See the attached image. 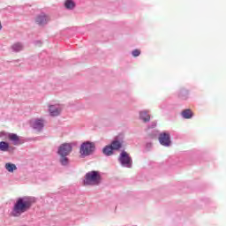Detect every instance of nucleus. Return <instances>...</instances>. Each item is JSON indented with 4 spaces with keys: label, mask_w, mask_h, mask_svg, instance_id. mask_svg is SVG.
Listing matches in <instances>:
<instances>
[{
    "label": "nucleus",
    "mask_w": 226,
    "mask_h": 226,
    "mask_svg": "<svg viewBox=\"0 0 226 226\" xmlns=\"http://www.w3.org/2000/svg\"><path fill=\"white\" fill-rule=\"evenodd\" d=\"M72 147L71 144L64 143L58 148V154L60 156H68V154L72 153Z\"/></svg>",
    "instance_id": "nucleus-5"
},
{
    "label": "nucleus",
    "mask_w": 226,
    "mask_h": 226,
    "mask_svg": "<svg viewBox=\"0 0 226 226\" xmlns=\"http://www.w3.org/2000/svg\"><path fill=\"white\" fill-rule=\"evenodd\" d=\"M50 20L49 17L45 14H41L36 18V22L39 24V26H45Z\"/></svg>",
    "instance_id": "nucleus-7"
},
{
    "label": "nucleus",
    "mask_w": 226,
    "mask_h": 226,
    "mask_svg": "<svg viewBox=\"0 0 226 226\" xmlns=\"http://www.w3.org/2000/svg\"><path fill=\"white\" fill-rule=\"evenodd\" d=\"M8 139L14 146H19V144H20V138L15 133H10Z\"/></svg>",
    "instance_id": "nucleus-8"
},
{
    "label": "nucleus",
    "mask_w": 226,
    "mask_h": 226,
    "mask_svg": "<svg viewBox=\"0 0 226 226\" xmlns=\"http://www.w3.org/2000/svg\"><path fill=\"white\" fill-rule=\"evenodd\" d=\"M139 117L144 121V123H147L151 120V116H149V113L147 111H141L139 113Z\"/></svg>",
    "instance_id": "nucleus-11"
},
{
    "label": "nucleus",
    "mask_w": 226,
    "mask_h": 226,
    "mask_svg": "<svg viewBox=\"0 0 226 226\" xmlns=\"http://www.w3.org/2000/svg\"><path fill=\"white\" fill-rule=\"evenodd\" d=\"M132 56L133 57H139V56H140V51L139 49H134L132 51Z\"/></svg>",
    "instance_id": "nucleus-21"
},
{
    "label": "nucleus",
    "mask_w": 226,
    "mask_h": 226,
    "mask_svg": "<svg viewBox=\"0 0 226 226\" xmlns=\"http://www.w3.org/2000/svg\"><path fill=\"white\" fill-rule=\"evenodd\" d=\"M5 169L8 170V172H13V170H17V166L13 163H6Z\"/></svg>",
    "instance_id": "nucleus-17"
},
{
    "label": "nucleus",
    "mask_w": 226,
    "mask_h": 226,
    "mask_svg": "<svg viewBox=\"0 0 226 226\" xmlns=\"http://www.w3.org/2000/svg\"><path fill=\"white\" fill-rule=\"evenodd\" d=\"M109 146L111 147V149L113 151H117V150L121 149L123 143L118 140H114L113 142H111V144Z\"/></svg>",
    "instance_id": "nucleus-12"
},
{
    "label": "nucleus",
    "mask_w": 226,
    "mask_h": 226,
    "mask_svg": "<svg viewBox=\"0 0 226 226\" xmlns=\"http://www.w3.org/2000/svg\"><path fill=\"white\" fill-rule=\"evenodd\" d=\"M49 114L53 117L56 116H59L61 114V109L56 107L55 105L49 106Z\"/></svg>",
    "instance_id": "nucleus-9"
},
{
    "label": "nucleus",
    "mask_w": 226,
    "mask_h": 226,
    "mask_svg": "<svg viewBox=\"0 0 226 226\" xmlns=\"http://www.w3.org/2000/svg\"><path fill=\"white\" fill-rule=\"evenodd\" d=\"M100 183H102V177L98 171H90L86 174L84 185L95 186L100 185Z\"/></svg>",
    "instance_id": "nucleus-2"
},
{
    "label": "nucleus",
    "mask_w": 226,
    "mask_h": 226,
    "mask_svg": "<svg viewBox=\"0 0 226 226\" xmlns=\"http://www.w3.org/2000/svg\"><path fill=\"white\" fill-rule=\"evenodd\" d=\"M102 153L103 154H105L106 156H112V154H114V150H112V147H110V145L106 146L103 149H102Z\"/></svg>",
    "instance_id": "nucleus-14"
},
{
    "label": "nucleus",
    "mask_w": 226,
    "mask_h": 226,
    "mask_svg": "<svg viewBox=\"0 0 226 226\" xmlns=\"http://www.w3.org/2000/svg\"><path fill=\"white\" fill-rule=\"evenodd\" d=\"M33 206V202L30 198L23 197L17 200L12 209V216L19 217L20 215L29 211Z\"/></svg>",
    "instance_id": "nucleus-1"
},
{
    "label": "nucleus",
    "mask_w": 226,
    "mask_h": 226,
    "mask_svg": "<svg viewBox=\"0 0 226 226\" xmlns=\"http://www.w3.org/2000/svg\"><path fill=\"white\" fill-rule=\"evenodd\" d=\"M94 149H96L94 143L91 141L84 142L80 147V154L83 156H89V154H93Z\"/></svg>",
    "instance_id": "nucleus-3"
},
{
    "label": "nucleus",
    "mask_w": 226,
    "mask_h": 226,
    "mask_svg": "<svg viewBox=\"0 0 226 226\" xmlns=\"http://www.w3.org/2000/svg\"><path fill=\"white\" fill-rule=\"evenodd\" d=\"M60 162L63 165H68V158L66 156H61Z\"/></svg>",
    "instance_id": "nucleus-20"
},
{
    "label": "nucleus",
    "mask_w": 226,
    "mask_h": 226,
    "mask_svg": "<svg viewBox=\"0 0 226 226\" xmlns=\"http://www.w3.org/2000/svg\"><path fill=\"white\" fill-rule=\"evenodd\" d=\"M23 47H22V44L20 43H15L13 46H12V49L15 51V52H20V50H22Z\"/></svg>",
    "instance_id": "nucleus-19"
},
{
    "label": "nucleus",
    "mask_w": 226,
    "mask_h": 226,
    "mask_svg": "<svg viewBox=\"0 0 226 226\" xmlns=\"http://www.w3.org/2000/svg\"><path fill=\"white\" fill-rule=\"evenodd\" d=\"M159 142L162 146H165L166 147H169L170 146V134L167 132H162L159 135Z\"/></svg>",
    "instance_id": "nucleus-6"
},
{
    "label": "nucleus",
    "mask_w": 226,
    "mask_h": 226,
    "mask_svg": "<svg viewBox=\"0 0 226 226\" xmlns=\"http://www.w3.org/2000/svg\"><path fill=\"white\" fill-rule=\"evenodd\" d=\"M3 29V25H1V22H0V31Z\"/></svg>",
    "instance_id": "nucleus-22"
},
{
    "label": "nucleus",
    "mask_w": 226,
    "mask_h": 226,
    "mask_svg": "<svg viewBox=\"0 0 226 226\" xmlns=\"http://www.w3.org/2000/svg\"><path fill=\"white\" fill-rule=\"evenodd\" d=\"M119 162L122 163V165H124V167L132 169V157H130V154H128V153L125 151L121 153Z\"/></svg>",
    "instance_id": "nucleus-4"
},
{
    "label": "nucleus",
    "mask_w": 226,
    "mask_h": 226,
    "mask_svg": "<svg viewBox=\"0 0 226 226\" xmlns=\"http://www.w3.org/2000/svg\"><path fill=\"white\" fill-rule=\"evenodd\" d=\"M182 117L184 119H192L193 112H192V109H185L182 111Z\"/></svg>",
    "instance_id": "nucleus-13"
},
{
    "label": "nucleus",
    "mask_w": 226,
    "mask_h": 226,
    "mask_svg": "<svg viewBox=\"0 0 226 226\" xmlns=\"http://www.w3.org/2000/svg\"><path fill=\"white\" fill-rule=\"evenodd\" d=\"M188 91L185 89L180 90L178 93L179 98H182L183 100H186V98H188Z\"/></svg>",
    "instance_id": "nucleus-18"
},
{
    "label": "nucleus",
    "mask_w": 226,
    "mask_h": 226,
    "mask_svg": "<svg viewBox=\"0 0 226 226\" xmlns=\"http://www.w3.org/2000/svg\"><path fill=\"white\" fill-rule=\"evenodd\" d=\"M10 149V144L6 141H1L0 142V151L6 152Z\"/></svg>",
    "instance_id": "nucleus-15"
},
{
    "label": "nucleus",
    "mask_w": 226,
    "mask_h": 226,
    "mask_svg": "<svg viewBox=\"0 0 226 226\" xmlns=\"http://www.w3.org/2000/svg\"><path fill=\"white\" fill-rule=\"evenodd\" d=\"M64 6L67 8V10H73V8H75V3L72 0H66Z\"/></svg>",
    "instance_id": "nucleus-16"
},
{
    "label": "nucleus",
    "mask_w": 226,
    "mask_h": 226,
    "mask_svg": "<svg viewBox=\"0 0 226 226\" xmlns=\"http://www.w3.org/2000/svg\"><path fill=\"white\" fill-rule=\"evenodd\" d=\"M43 126V120L41 119H37L33 123V128H34V130H38V132H40Z\"/></svg>",
    "instance_id": "nucleus-10"
}]
</instances>
